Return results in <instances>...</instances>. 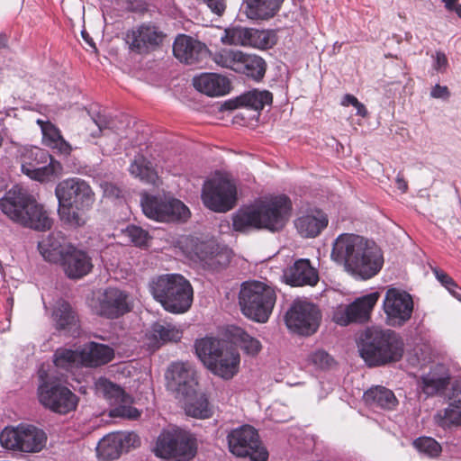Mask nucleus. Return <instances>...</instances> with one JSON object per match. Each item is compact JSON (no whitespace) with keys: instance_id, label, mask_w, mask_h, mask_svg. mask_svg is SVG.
<instances>
[{"instance_id":"nucleus-1","label":"nucleus","mask_w":461,"mask_h":461,"mask_svg":"<svg viewBox=\"0 0 461 461\" xmlns=\"http://www.w3.org/2000/svg\"><path fill=\"white\" fill-rule=\"evenodd\" d=\"M330 256L347 272L361 279L375 276L384 263L382 252L374 241L348 233L335 240Z\"/></svg>"},{"instance_id":"nucleus-2","label":"nucleus","mask_w":461,"mask_h":461,"mask_svg":"<svg viewBox=\"0 0 461 461\" xmlns=\"http://www.w3.org/2000/svg\"><path fill=\"white\" fill-rule=\"evenodd\" d=\"M292 202L285 194L265 199L258 204L239 210L232 217L236 231L266 229L276 232L285 228L292 215Z\"/></svg>"},{"instance_id":"nucleus-3","label":"nucleus","mask_w":461,"mask_h":461,"mask_svg":"<svg viewBox=\"0 0 461 461\" xmlns=\"http://www.w3.org/2000/svg\"><path fill=\"white\" fill-rule=\"evenodd\" d=\"M358 348L367 366H379L399 361L403 355L404 343L395 331L373 326L364 331Z\"/></svg>"},{"instance_id":"nucleus-4","label":"nucleus","mask_w":461,"mask_h":461,"mask_svg":"<svg viewBox=\"0 0 461 461\" xmlns=\"http://www.w3.org/2000/svg\"><path fill=\"white\" fill-rule=\"evenodd\" d=\"M2 212L13 221L36 230L50 229L52 221L28 191L15 185L0 199Z\"/></svg>"},{"instance_id":"nucleus-5","label":"nucleus","mask_w":461,"mask_h":461,"mask_svg":"<svg viewBox=\"0 0 461 461\" xmlns=\"http://www.w3.org/2000/svg\"><path fill=\"white\" fill-rule=\"evenodd\" d=\"M55 194L60 219L73 227L84 225L83 212L90 210L95 203V193L88 183L78 177L68 178L58 184Z\"/></svg>"},{"instance_id":"nucleus-6","label":"nucleus","mask_w":461,"mask_h":461,"mask_svg":"<svg viewBox=\"0 0 461 461\" xmlns=\"http://www.w3.org/2000/svg\"><path fill=\"white\" fill-rule=\"evenodd\" d=\"M149 288L154 299L169 312L183 313L191 307L193 288L181 275L159 276L151 281Z\"/></svg>"},{"instance_id":"nucleus-7","label":"nucleus","mask_w":461,"mask_h":461,"mask_svg":"<svg viewBox=\"0 0 461 461\" xmlns=\"http://www.w3.org/2000/svg\"><path fill=\"white\" fill-rule=\"evenodd\" d=\"M276 301L275 289L260 281L244 282L239 293L241 312L249 319L265 323L269 319Z\"/></svg>"},{"instance_id":"nucleus-8","label":"nucleus","mask_w":461,"mask_h":461,"mask_svg":"<svg viewBox=\"0 0 461 461\" xmlns=\"http://www.w3.org/2000/svg\"><path fill=\"white\" fill-rule=\"evenodd\" d=\"M211 58L217 66L244 74L257 81L266 73L267 65L261 57L240 50L221 48L212 52Z\"/></svg>"},{"instance_id":"nucleus-9","label":"nucleus","mask_w":461,"mask_h":461,"mask_svg":"<svg viewBox=\"0 0 461 461\" xmlns=\"http://www.w3.org/2000/svg\"><path fill=\"white\" fill-rule=\"evenodd\" d=\"M46 441V433L31 424L6 427L0 433L1 446L14 451L39 452L45 447Z\"/></svg>"},{"instance_id":"nucleus-10","label":"nucleus","mask_w":461,"mask_h":461,"mask_svg":"<svg viewBox=\"0 0 461 461\" xmlns=\"http://www.w3.org/2000/svg\"><path fill=\"white\" fill-rule=\"evenodd\" d=\"M227 440L230 453L236 456H249L251 461H267L268 458V452L262 445L258 430L250 425L230 430Z\"/></svg>"},{"instance_id":"nucleus-11","label":"nucleus","mask_w":461,"mask_h":461,"mask_svg":"<svg viewBox=\"0 0 461 461\" xmlns=\"http://www.w3.org/2000/svg\"><path fill=\"white\" fill-rule=\"evenodd\" d=\"M236 185L222 176H215L207 180L202 192L204 205L218 212H225L232 209L236 203Z\"/></svg>"},{"instance_id":"nucleus-12","label":"nucleus","mask_w":461,"mask_h":461,"mask_svg":"<svg viewBox=\"0 0 461 461\" xmlns=\"http://www.w3.org/2000/svg\"><path fill=\"white\" fill-rule=\"evenodd\" d=\"M38 387V398L46 409L59 414H67L76 409L77 397L68 387L54 381L43 379Z\"/></svg>"},{"instance_id":"nucleus-13","label":"nucleus","mask_w":461,"mask_h":461,"mask_svg":"<svg viewBox=\"0 0 461 461\" xmlns=\"http://www.w3.org/2000/svg\"><path fill=\"white\" fill-rule=\"evenodd\" d=\"M321 314L316 305L306 301H296L285 315L287 328L300 335L310 336L320 326Z\"/></svg>"},{"instance_id":"nucleus-14","label":"nucleus","mask_w":461,"mask_h":461,"mask_svg":"<svg viewBox=\"0 0 461 461\" xmlns=\"http://www.w3.org/2000/svg\"><path fill=\"white\" fill-rule=\"evenodd\" d=\"M379 296L378 292H373L356 298L349 304L337 306L332 315L333 321L340 326H347L350 323L362 324L369 321Z\"/></svg>"},{"instance_id":"nucleus-15","label":"nucleus","mask_w":461,"mask_h":461,"mask_svg":"<svg viewBox=\"0 0 461 461\" xmlns=\"http://www.w3.org/2000/svg\"><path fill=\"white\" fill-rule=\"evenodd\" d=\"M141 207L144 214L158 221H185L189 209L177 199L164 200L157 196L143 195Z\"/></svg>"},{"instance_id":"nucleus-16","label":"nucleus","mask_w":461,"mask_h":461,"mask_svg":"<svg viewBox=\"0 0 461 461\" xmlns=\"http://www.w3.org/2000/svg\"><path fill=\"white\" fill-rule=\"evenodd\" d=\"M221 41L224 44L266 50L272 48L276 43V35L274 31L270 30L239 26L225 29Z\"/></svg>"},{"instance_id":"nucleus-17","label":"nucleus","mask_w":461,"mask_h":461,"mask_svg":"<svg viewBox=\"0 0 461 461\" xmlns=\"http://www.w3.org/2000/svg\"><path fill=\"white\" fill-rule=\"evenodd\" d=\"M383 308L386 324L391 327H402L411 317L413 301L407 292L390 288L385 293Z\"/></svg>"},{"instance_id":"nucleus-18","label":"nucleus","mask_w":461,"mask_h":461,"mask_svg":"<svg viewBox=\"0 0 461 461\" xmlns=\"http://www.w3.org/2000/svg\"><path fill=\"white\" fill-rule=\"evenodd\" d=\"M22 171L32 179L45 181L59 167V163L53 161L48 151L33 147L25 149L21 157Z\"/></svg>"},{"instance_id":"nucleus-19","label":"nucleus","mask_w":461,"mask_h":461,"mask_svg":"<svg viewBox=\"0 0 461 461\" xmlns=\"http://www.w3.org/2000/svg\"><path fill=\"white\" fill-rule=\"evenodd\" d=\"M97 391L103 393L104 397L113 406L110 411L111 417L126 418L136 420L140 412L131 406L132 398L127 394L120 386L106 380L100 379L96 384Z\"/></svg>"},{"instance_id":"nucleus-20","label":"nucleus","mask_w":461,"mask_h":461,"mask_svg":"<svg viewBox=\"0 0 461 461\" xmlns=\"http://www.w3.org/2000/svg\"><path fill=\"white\" fill-rule=\"evenodd\" d=\"M91 306L96 314L108 319L118 318L131 311L128 294L115 287L106 288Z\"/></svg>"},{"instance_id":"nucleus-21","label":"nucleus","mask_w":461,"mask_h":461,"mask_svg":"<svg viewBox=\"0 0 461 461\" xmlns=\"http://www.w3.org/2000/svg\"><path fill=\"white\" fill-rule=\"evenodd\" d=\"M140 445V438L134 432H115L104 436L96 447V453L103 460L118 458L123 451Z\"/></svg>"},{"instance_id":"nucleus-22","label":"nucleus","mask_w":461,"mask_h":461,"mask_svg":"<svg viewBox=\"0 0 461 461\" xmlns=\"http://www.w3.org/2000/svg\"><path fill=\"white\" fill-rule=\"evenodd\" d=\"M165 34L151 23H143L126 33V42L130 49L139 54L147 53L159 46Z\"/></svg>"},{"instance_id":"nucleus-23","label":"nucleus","mask_w":461,"mask_h":461,"mask_svg":"<svg viewBox=\"0 0 461 461\" xmlns=\"http://www.w3.org/2000/svg\"><path fill=\"white\" fill-rule=\"evenodd\" d=\"M126 125L122 120L97 113L91 115V119L87 122L85 131L82 134L86 141H92L101 136L109 137L113 134L118 140Z\"/></svg>"},{"instance_id":"nucleus-24","label":"nucleus","mask_w":461,"mask_h":461,"mask_svg":"<svg viewBox=\"0 0 461 461\" xmlns=\"http://www.w3.org/2000/svg\"><path fill=\"white\" fill-rule=\"evenodd\" d=\"M166 377L168 380V385L184 396H189L195 391L197 384L195 371L189 363L176 362L171 364Z\"/></svg>"},{"instance_id":"nucleus-25","label":"nucleus","mask_w":461,"mask_h":461,"mask_svg":"<svg viewBox=\"0 0 461 461\" xmlns=\"http://www.w3.org/2000/svg\"><path fill=\"white\" fill-rule=\"evenodd\" d=\"M173 53L187 65L199 63L208 53L204 44L186 35H179L174 41Z\"/></svg>"},{"instance_id":"nucleus-26","label":"nucleus","mask_w":461,"mask_h":461,"mask_svg":"<svg viewBox=\"0 0 461 461\" xmlns=\"http://www.w3.org/2000/svg\"><path fill=\"white\" fill-rule=\"evenodd\" d=\"M58 263L61 264L66 275L74 279L85 276L93 267L88 255L72 245L67 247L66 253Z\"/></svg>"},{"instance_id":"nucleus-27","label":"nucleus","mask_w":461,"mask_h":461,"mask_svg":"<svg viewBox=\"0 0 461 461\" xmlns=\"http://www.w3.org/2000/svg\"><path fill=\"white\" fill-rule=\"evenodd\" d=\"M450 375L446 366L437 364L423 374L419 381V386L427 396H433L443 392L448 385Z\"/></svg>"},{"instance_id":"nucleus-28","label":"nucleus","mask_w":461,"mask_h":461,"mask_svg":"<svg viewBox=\"0 0 461 461\" xmlns=\"http://www.w3.org/2000/svg\"><path fill=\"white\" fill-rule=\"evenodd\" d=\"M284 278L293 286H303L316 285L319 276L308 259H298L285 270Z\"/></svg>"},{"instance_id":"nucleus-29","label":"nucleus","mask_w":461,"mask_h":461,"mask_svg":"<svg viewBox=\"0 0 461 461\" xmlns=\"http://www.w3.org/2000/svg\"><path fill=\"white\" fill-rule=\"evenodd\" d=\"M328 216L321 210H312L299 216L294 225L298 233L303 238H315L327 227Z\"/></svg>"},{"instance_id":"nucleus-30","label":"nucleus","mask_w":461,"mask_h":461,"mask_svg":"<svg viewBox=\"0 0 461 461\" xmlns=\"http://www.w3.org/2000/svg\"><path fill=\"white\" fill-rule=\"evenodd\" d=\"M52 316L59 330H63L72 337L79 335L80 326L77 316L68 302L58 301Z\"/></svg>"},{"instance_id":"nucleus-31","label":"nucleus","mask_w":461,"mask_h":461,"mask_svg":"<svg viewBox=\"0 0 461 461\" xmlns=\"http://www.w3.org/2000/svg\"><path fill=\"white\" fill-rule=\"evenodd\" d=\"M194 86L209 96H220L229 92L230 81L216 73H203L194 78Z\"/></svg>"},{"instance_id":"nucleus-32","label":"nucleus","mask_w":461,"mask_h":461,"mask_svg":"<svg viewBox=\"0 0 461 461\" xmlns=\"http://www.w3.org/2000/svg\"><path fill=\"white\" fill-rule=\"evenodd\" d=\"M272 94L269 91L254 89L235 99L226 101L222 107L224 110H234L239 107H248L255 111L262 110L265 105L272 103Z\"/></svg>"},{"instance_id":"nucleus-33","label":"nucleus","mask_w":461,"mask_h":461,"mask_svg":"<svg viewBox=\"0 0 461 461\" xmlns=\"http://www.w3.org/2000/svg\"><path fill=\"white\" fill-rule=\"evenodd\" d=\"M240 362V357L239 352L226 347L208 369L214 375L228 380L238 373Z\"/></svg>"},{"instance_id":"nucleus-34","label":"nucleus","mask_w":461,"mask_h":461,"mask_svg":"<svg viewBox=\"0 0 461 461\" xmlns=\"http://www.w3.org/2000/svg\"><path fill=\"white\" fill-rule=\"evenodd\" d=\"M68 246L71 245L66 244L62 233L54 231L39 242L38 249L45 260L58 263L62 258V255L66 253Z\"/></svg>"},{"instance_id":"nucleus-35","label":"nucleus","mask_w":461,"mask_h":461,"mask_svg":"<svg viewBox=\"0 0 461 461\" xmlns=\"http://www.w3.org/2000/svg\"><path fill=\"white\" fill-rule=\"evenodd\" d=\"M176 445L171 461H189L197 453V441L195 437L187 430L176 429Z\"/></svg>"},{"instance_id":"nucleus-36","label":"nucleus","mask_w":461,"mask_h":461,"mask_svg":"<svg viewBox=\"0 0 461 461\" xmlns=\"http://www.w3.org/2000/svg\"><path fill=\"white\" fill-rule=\"evenodd\" d=\"M227 347V344L212 337L197 339L194 343L195 353L203 364L209 368Z\"/></svg>"},{"instance_id":"nucleus-37","label":"nucleus","mask_w":461,"mask_h":461,"mask_svg":"<svg viewBox=\"0 0 461 461\" xmlns=\"http://www.w3.org/2000/svg\"><path fill=\"white\" fill-rule=\"evenodd\" d=\"M82 366L95 367L110 362L113 357L112 348L91 342L81 348Z\"/></svg>"},{"instance_id":"nucleus-38","label":"nucleus","mask_w":461,"mask_h":461,"mask_svg":"<svg viewBox=\"0 0 461 461\" xmlns=\"http://www.w3.org/2000/svg\"><path fill=\"white\" fill-rule=\"evenodd\" d=\"M435 419L443 428L461 423V382L454 385L448 407L443 413L438 412Z\"/></svg>"},{"instance_id":"nucleus-39","label":"nucleus","mask_w":461,"mask_h":461,"mask_svg":"<svg viewBox=\"0 0 461 461\" xmlns=\"http://www.w3.org/2000/svg\"><path fill=\"white\" fill-rule=\"evenodd\" d=\"M283 0H244L245 14L251 20H267L279 10Z\"/></svg>"},{"instance_id":"nucleus-40","label":"nucleus","mask_w":461,"mask_h":461,"mask_svg":"<svg viewBox=\"0 0 461 461\" xmlns=\"http://www.w3.org/2000/svg\"><path fill=\"white\" fill-rule=\"evenodd\" d=\"M364 400L372 408L387 410L393 409L398 402L394 393L384 386H375L365 392Z\"/></svg>"},{"instance_id":"nucleus-41","label":"nucleus","mask_w":461,"mask_h":461,"mask_svg":"<svg viewBox=\"0 0 461 461\" xmlns=\"http://www.w3.org/2000/svg\"><path fill=\"white\" fill-rule=\"evenodd\" d=\"M194 253L199 259L204 263L209 268L216 270L228 264V258L224 253L214 252L206 243L196 244Z\"/></svg>"},{"instance_id":"nucleus-42","label":"nucleus","mask_w":461,"mask_h":461,"mask_svg":"<svg viewBox=\"0 0 461 461\" xmlns=\"http://www.w3.org/2000/svg\"><path fill=\"white\" fill-rule=\"evenodd\" d=\"M176 429L163 430L158 437L154 454L160 458L171 460L176 445Z\"/></svg>"},{"instance_id":"nucleus-43","label":"nucleus","mask_w":461,"mask_h":461,"mask_svg":"<svg viewBox=\"0 0 461 461\" xmlns=\"http://www.w3.org/2000/svg\"><path fill=\"white\" fill-rule=\"evenodd\" d=\"M131 174L148 184H155L158 176L150 163L142 156L134 159L129 168Z\"/></svg>"},{"instance_id":"nucleus-44","label":"nucleus","mask_w":461,"mask_h":461,"mask_svg":"<svg viewBox=\"0 0 461 461\" xmlns=\"http://www.w3.org/2000/svg\"><path fill=\"white\" fill-rule=\"evenodd\" d=\"M151 333L155 339L164 343L178 341L182 338V331L175 325L167 322H156L151 327Z\"/></svg>"},{"instance_id":"nucleus-45","label":"nucleus","mask_w":461,"mask_h":461,"mask_svg":"<svg viewBox=\"0 0 461 461\" xmlns=\"http://www.w3.org/2000/svg\"><path fill=\"white\" fill-rule=\"evenodd\" d=\"M54 363L56 366L65 369L82 365L81 349L59 348L54 354Z\"/></svg>"},{"instance_id":"nucleus-46","label":"nucleus","mask_w":461,"mask_h":461,"mask_svg":"<svg viewBox=\"0 0 461 461\" xmlns=\"http://www.w3.org/2000/svg\"><path fill=\"white\" fill-rule=\"evenodd\" d=\"M233 338L240 348L249 356L258 355L262 348V345L258 339L251 337L240 328L234 330Z\"/></svg>"},{"instance_id":"nucleus-47","label":"nucleus","mask_w":461,"mask_h":461,"mask_svg":"<svg viewBox=\"0 0 461 461\" xmlns=\"http://www.w3.org/2000/svg\"><path fill=\"white\" fill-rule=\"evenodd\" d=\"M185 413L198 419H207L212 416L209 402L204 395H200L194 401L185 403Z\"/></svg>"},{"instance_id":"nucleus-48","label":"nucleus","mask_w":461,"mask_h":461,"mask_svg":"<svg viewBox=\"0 0 461 461\" xmlns=\"http://www.w3.org/2000/svg\"><path fill=\"white\" fill-rule=\"evenodd\" d=\"M415 447L429 456H437L440 451V445L432 438H419L414 441Z\"/></svg>"},{"instance_id":"nucleus-49","label":"nucleus","mask_w":461,"mask_h":461,"mask_svg":"<svg viewBox=\"0 0 461 461\" xmlns=\"http://www.w3.org/2000/svg\"><path fill=\"white\" fill-rule=\"evenodd\" d=\"M310 364L319 369H328L334 364L333 358L324 350H316L308 357Z\"/></svg>"},{"instance_id":"nucleus-50","label":"nucleus","mask_w":461,"mask_h":461,"mask_svg":"<svg viewBox=\"0 0 461 461\" xmlns=\"http://www.w3.org/2000/svg\"><path fill=\"white\" fill-rule=\"evenodd\" d=\"M37 124L40 125L43 135V140L48 146H50L61 136L60 131L50 122H45L43 120L38 119Z\"/></svg>"},{"instance_id":"nucleus-51","label":"nucleus","mask_w":461,"mask_h":461,"mask_svg":"<svg viewBox=\"0 0 461 461\" xmlns=\"http://www.w3.org/2000/svg\"><path fill=\"white\" fill-rule=\"evenodd\" d=\"M124 233L136 246L145 245L149 237L146 230L135 225L128 226Z\"/></svg>"},{"instance_id":"nucleus-52","label":"nucleus","mask_w":461,"mask_h":461,"mask_svg":"<svg viewBox=\"0 0 461 461\" xmlns=\"http://www.w3.org/2000/svg\"><path fill=\"white\" fill-rule=\"evenodd\" d=\"M432 69L438 74H445L448 68L449 62L447 55L441 51L437 50L430 55Z\"/></svg>"},{"instance_id":"nucleus-53","label":"nucleus","mask_w":461,"mask_h":461,"mask_svg":"<svg viewBox=\"0 0 461 461\" xmlns=\"http://www.w3.org/2000/svg\"><path fill=\"white\" fill-rule=\"evenodd\" d=\"M62 10L72 19L71 16L80 15L84 11V5L79 0H63L61 3Z\"/></svg>"},{"instance_id":"nucleus-54","label":"nucleus","mask_w":461,"mask_h":461,"mask_svg":"<svg viewBox=\"0 0 461 461\" xmlns=\"http://www.w3.org/2000/svg\"><path fill=\"white\" fill-rule=\"evenodd\" d=\"M432 271L436 278L441 283L443 286H445L446 288H457V285L455 283L453 278L450 277L447 273L443 272L438 268H433Z\"/></svg>"},{"instance_id":"nucleus-55","label":"nucleus","mask_w":461,"mask_h":461,"mask_svg":"<svg viewBox=\"0 0 461 461\" xmlns=\"http://www.w3.org/2000/svg\"><path fill=\"white\" fill-rule=\"evenodd\" d=\"M429 95L434 99L447 100L450 97V91L447 86L436 84L432 86Z\"/></svg>"},{"instance_id":"nucleus-56","label":"nucleus","mask_w":461,"mask_h":461,"mask_svg":"<svg viewBox=\"0 0 461 461\" xmlns=\"http://www.w3.org/2000/svg\"><path fill=\"white\" fill-rule=\"evenodd\" d=\"M203 2L207 5L212 13L219 16L225 11V0H203Z\"/></svg>"},{"instance_id":"nucleus-57","label":"nucleus","mask_w":461,"mask_h":461,"mask_svg":"<svg viewBox=\"0 0 461 461\" xmlns=\"http://www.w3.org/2000/svg\"><path fill=\"white\" fill-rule=\"evenodd\" d=\"M50 148L58 149L62 154H69L72 148L70 144L64 140L62 135L50 145Z\"/></svg>"},{"instance_id":"nucleus-58","label":"nucleus","mask_w":461,"mask_h":461,"mask_svg":"<svg viewBox=\"0 0 461 461\" xmlns=\"http://www.w3.org/2000/svg\"><path fill=\"white\" fill-rule=\"evenodd\" d=\"M357 98L352 95L347 94L344 95V97L341 100V105L343 106H348L352 105L355 106L356 103L357 102Z\"/></svg>"},{"instance_id":"nucleus-59","label":"nucleus","mask_w":461,"mask_h":461,"mask_svg":"<svg viewBox=\"0 0 461 461\" xmlns=\"http://www.w3.org/2000/svg\"><path fill=\"white\" fill-rule=\"evenodd\" d=\"M354 107H355V108H356V110H357V115H359V116H361V117H363V118L367 117V115H368V112H367V110H366V106H365L362 103H360L359 101H357V102L356 103V105H355Z\"/></svg>"},{"instance_id":"nucleus-60","label":"nucleus","mask_w":461,"mask_h":461,"mask_svg":"<svg viewBox=\"0 0 461 461\" xmlns=\"http://www.w3.org/2000/svg\"><path fill=\"white\" fill-rule=\"evenodd\" d=\"M396 185H397V188L400 189L402 193L407 191V188H408L407 182L400 175H398L396 177Z\"/></svg>"},{"instance_id":"nucleus-61","label":"nucleus","mask_w":461,"mask_h":461,"mask_svg":"<svg viewBox=\"0 0 461 461\" xmlns=\"http://www.w3.org/2000/svg\"><path fill=\"white\" fill-rule=\"evenodd\" d=\"M448 290V292L453 295L455 296L456 298H457L458 300L461 301V288H459L457 286V288L456 287H451V288H447Z\"/></svg>"},{"instance_id":"nucleus-62","label":"nucleus","mask_w":461,"mask_h":461,"mask_svg":"<svg viewBox=\"0 0 461 461\" xmlns=\"http://www.w3.org/2000/svg\"><path fill=\"white\" fill-rule=\"evenodd\" d=\"M445 4V7L447 10H452L454 8V5L457 2V0H442Z\"/></svg>"},{"instance_id":"nucleus-63","label":"nucleus","mask_w":461,"mask_h":461,"mask_svg":"<svg viewBox=\"0 0 461 461\" xmlns=\"http://www.w3.org/2000/svg\"><path fill=\"white\" fill-rule=\"evenodd\" d=\"M456 12L459 18H461V5H458L457 2L454 5V8L451 10Z\"/></svg>"},{"instance_id":"nucleus-64","label":"nucleus","mask_w":461,"mask_h":461,"mask_svg":"<svg viewBox=\"0 0 461 461\" xmlns=\"http://www.w3.org/2000/svg\"><path fill=\"white\" fill-rule=\"evenodd\" d=\"M82 36L89 43L90 46L95 48V43L91 39L88 38V35L85 32H82Z\"/></svg>"}]
</instances>
